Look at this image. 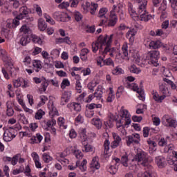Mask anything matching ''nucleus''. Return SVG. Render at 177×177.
<instances>
[{
    "label": "nucleus",
    "mask_w": 177,
    "mask_h": 177,
    "mask_svg": "<svg viewBox=\"0 0 177 177\" xmlns=\"http://www.w3.org/2000/svg\"><path fill=\"white\" fill-rule=\"evenodd\" d=\"M35 9L39 16H42V9L38 5L35 6Z\"/></svg>",
    "instance_id": "774afa93"
},
{
    "label": "nucleus",
    "mask_w": 177,
    "mask_h": 177,
    "mask_svg": "<svg viewBox=\"0 0 177 177\" xmlns=\"http://www.w3.org/2000/svg\"><path fill=\"white\" fill-rule=\"evenodd\" d=\"M162 123L165 127H171L173 128H176V122L175 120L172 119L169 115H165L162 118Z\"/></svg>",
    "instance_id": "6e6552de"
},
{
    "label": "nucleus",
    "mask_w": 177,
    "mask_h": 177,
    "mask_svg": "<svg viewBox=\"0 0 177 177\" xmlns=\"http://www.w3.org/2000/svg\"><path fill=\"white\" fill-rule=\"evenodd\" d=\"M97 8H99V4L95 2L90 3L89 10H90L91 15H96V10H97Z\"/></svg>",
    "instance_id": "a878e982"
},
{
    "label": "nucleus",
    "mask_w": 177,
    "mask_h": 177,
    "mask_svg": "<svg viewBox=\"0 0 177 177\" xmlns=\"http://www.w3.org/2000/svg\"><path fill=\"white\" fill-rule=\"evenodd\" d=\"M147 5V1L144 0V1L139 6L138 10V16L140 17L141 21H149V20L153 19L154 16L149 15L146 11V6Z\"/></svg>",
    "instance_id": "20e7f679"
},
{
    "label": "nucleus",
    "mask_w": 177,
    "mask_h": 177,
    "mask_svg": "<svg viewBox=\"0 0 177 177\" xmlns=\"http://www.w3.org/2000/svg\"><path fill=\"white\" fill-rule=\"evenodd\" d=\"M87 163H88V162L86 161V160H83L81 165H80V161H77L76 162V167L79 166L80 169L82 172H85V171H86V164Z\"/></svg>",
    "instance_id": "c85d7f7f"
},
{
    "label": "nucleus",
    "mask_w": 177,
    "mask_h": 177,
    "mask_svg": "<svg viewBox=\"0 0 177 177\" xmlns=\"http://www.w3.org/2000/svg\"><path fill=\"white\" fill-rule=\"evenodd\" d=\"M160 56V51L153 50L145 54L142 57V63L145 64H152L155 67L158 66V57Z\"/></svg>",
    "instance_id": "f03ea898"
},
{
    "label": "nucleus",
    "mask_w": 177,
    "mask_h": 177,
    "mask_svg": "<svg viewBox=\"0 0 177 177\" xmlns=\"http://www.w3.org/2000/svg\"><path fill=\"white\" fill-rule=\"evenodd\" d=\"M118 171V167L115 166H111L109 169V172L111 174V175H115Z\"/></svg>",
    "instance_id": "6e6d98bb"
},
{
    "label": "nucleus",
    "mask_w": 177,
    "mask_h": 177,
    "mask_svg": "<svg viewBox=\"0 0 177 177\" xmlns=\"http://www.w3.org/2000/svg\"><path fill=\"white\" fill-rule=\"evenodd\" d=\"M120 162L124 167H128V156H122L120 160Z\"/></svg>",
    "instance_id": "3c124183"
},
{
    "label": "nucleus",
    "mask_w": 177,
    "mask_h": 177,
    "mask_svg": "<svg viewBox=\"0 0 177 177\" xmlns=\"http://www.w3.org/2000/svg\"><path fill=\"white\" fill-rule=\"evenodd\" d=\"M170 1V3H171V6L173 9V12H174V17H176V19H177V0H169Z\"/></svg>",
    "instance_id": "c9c22d12"
},
{
    "label": "nucleus",
    "mask_w": 177,
    "mask_h": 177,
    "mask_svg": "<svg viewBox=\"0 0 177 177\" xmlns=\"http://www.w3.org/2000/svg\"><path fill=\"white\" fill-rule=\"evenodd\" d=\"M156 162L159 168H164L167 163L165 162V158L162 156L156 157Z\"/></svg>",
    "instance_id": "6ab92c4d"
},
{
    "label": "nucleus",
    "mask_w": 177,
    "mask_h": 177,
    "mask_svg": "<svg viewBox=\"0 0 177 177\" xmlns=\"http://www.w3.org/2000/svg\"><path fill=\"white\" fill-rule=\"evenodd\" d=\"M20 32H23V34H31V29L27 25H24L20 28Z\"/></svg>",
    "instance_id": "79ce46f5"
},
{
    "label": "nucleus",
    "mask_w": 177,
    "mask_h": 177,
    "mask_svg": "<svg viewBox=\"0 0 177 177\" xmlns=\"http://www.w3.org/2000/svg\"><path fill=\"white\" fill-rule=\"evenodd\" d=\"M24 79L19 77L12 81L14 88H20L21 86Z\"/></svg>",
    "instance_id": "2f4dec72"
},
{
    "label": "nucleus",
    "mask_w": 177,
    "mask_h": 177,
    "mask_svg": "<svg viewBox=\"0 0 177 177\" xmlns=\"http://www.w3.org/2000/svg\"><path fill=\"white\" fill-rule=\"evenodd\" d=\"M127 88H129V89H132L135 92H137V93H138L139 95L138 97L140 99V100H142V102L145 100V91H143L142 88H139L136 83L127 82Z\"/></svg>",
    "instance_id": "423d86ee"
},
{
    "label": "nucleus",
    "mask_w": 177,
    "mask_h": 177,
    "mask_svg": "<svg viewBox=\"0 0 177 177\" xmlns=\"http://www.w3.org/2000/svg\"><path fill=\"white\" fill-rule=\"evenodd\" d=\"M74 154L76 158H78L79 160H81V158L83 157L82 152H81V151L79 149L75 150Z\"/></svg>",
    "instance_id": "680f3d73"
},
{
    "label": "nucleus",
    "mask_w": 177,
    "mask_h": 177,
    "mask_svg": "<svg viewBox=\"0 0 177 177\" xmlns=\"http://www.w3.org/2000/svg\"><path fill=\"white\" fill-rule=\"evenodd\" d=\"M113 37L114 35H106L105 36H100L98 37V42L100 43L101 49H103L104 46H111V42H113Z\"/></svg>",
    "instance_id": "39448f33"
},
{
    "label": "nucleus",
    "mask_w": 177,
    "mask_h": 177,
    "mask_svg": "<svg viewBox=\"0 0 177 177\" xmlns=\"http://www.w3.org/2000/svg\"><path fill=\"white\" fill-rule=\"evenodd\" d=\"M99 49H100V42L99 39H97L96 42L92 44V50L93 53H96Z\"/></svg>",
    "instance_id": "58836bf2"
},
{
    "label": "nucleus",
    "mask_w": 177,
    "mask_h": 177,
    "mask_svg": "<svg viewBox=\"0 0 177 177\" xmlns=\"http://www.w3.org/2000/svg\"><path fill=\"white\" fill-rule=\"evenodd\" d=\"M55 44H67L68 45H71V41H70V37H66L65 38H57L55 39Z\"/></svg>",
    "instance_id": "b1692460"
},
{
    "label": "nucleus",
    "mask_w": 177,
    "mask_h": 177,
    "mask_svg": "<svg viewBox=\"0 0 177 177\" xmlns=\"http://www.w3.org/2000/svg\"><path fill=\"white\" fill-rule=\"evenodd\" d=\"M32 66L36 73H38L41 68H42V65L41 64V61L34 60L32 62Z\"/></svg>",
    "instance_id": "f704fd0d"
},
{
    "label": "nucleus",
    "mask_w": 177,
    "mask_h": 177,
    "mask_svg": "<svg viewBox=\"0 0 177 177\" xmlns=\"http://www.w3.org/2000/svg\"><path fill=\"white\" fill-rule=\"evenodd\" d=\"M150 49H158L159 48H161L162 46V43L161 41H152L149 43V45Z\"/></svg>",
    "instance_id": "aec40b11"
},
{
    "label": "nucleus",
    "mask_w": 177,
    "mask_h": 177,
    "mask_svg": "<svg viewBox=\"0 0 177 177\" xmlns=\"http://www.w3.org/2000/svg\"><path fill=\"white\" fill-rule=\"evenodd\" d=\"M44 115H45V111L42 109H39L37 111V113H35V118L36 120H41Z\"/></svg>",
    "instance_id": "49530a36"
},
{
    "label": "nucleus",
    "mask_w": 177,
    "mask_h": 177,
    "mask_svg": "<svg viewBox=\"0 0 177 177\" xmlns=\"http://www.w3.org/2000/svg\"><path fill=\"white\" fill-rule=\"evenodd\" d=\"M90 168H93V169H99L100 168V163H99V157L95 156L93 158L91 163Z\"/></svg>",
    "instance_id": "f3484780"
},
{
    "label": "nucleus",
    "mask_w": 177,
    "mask_h": 177,
    "mask_svg": "<svg viewBox=\"0 0 177 177\" xmlns=\"http://www.w3.org/2000/svg\"><path fill=\"white\" fill-rule=\"evenodd\" d=\"M16 135H17V131L13 128H10L4 132L3 140L5 142H11V140H13L16 138Z\"/></svg>",
    "instance_id": "0eeeda50"
},
{
    "label": "nucleus",
    "mask_w": 177,
    "mask_h": 177,
    "mask_svg": "<svg viewBox=\"0 0 177 177\" xmlns=\"http://www.w3.org/2000/svg\"><path fill=\"white\" fill-rule=\"evenodd\" d=\"M82 145L84 146V149L83 151L86 153H88V151H93V147L92 145L88 144V141L82 142Z\"/></svg>",
    "instance_id": "4c0bfd02"
},
{
    "label": "nucleus",
    "mask_w": 177,
    "mask_h": 177,
    "mask_svg": "<svg viewBox=\"0 0 177 177\" xmlns=\"http://www.w3.org/2000/svg\"><path fill=\"white\" fill-rule=\"evenodd\" d=\"M91 124H93V125H95V127H96L97 129H100V128H102V126L103 125V122L99 118L93 119L91 121Z\"/></svg>",
    "instance_id": "c756f323"
},
{
    "label": "nucleus",
    "mask_w": 177,
    "mask_h": 177,
    "mask_svg": "<svg viewBox=\"0 0 177 177\" xmlns=\"http://www.w3.org/2000/svg\"><path fill=\"white\" fill-rule=\"evenodd\" d=\"M46 24H45V21H40L39 22V28L41 31H45L46 30Z\"/></svg>",
    "instance_id": "052dcab7"
},
{
    "label": "nucleus",
    "mask_w": 177,
    "mask_h": 177,
    "mask_svg": "<svg viewBox=\"0 0 177 177\" xmlns=\"http://www.w3.org/2000/svg\"><path fill=\"white\" fill-rule=\"evenodd\" d=\"M8 1L14 9H17L20 6V3L17 0H8ZM3 3H5V0H0V6H2Z\"/></svg>",
    "instance_id": "412c9836"
},
{
    "label": "nucleus",
    "mask_w": 177,
    "mask_h": 177,
    "mask_svg": "<svg viewBox=\"0 0 177 177\" xmlns=\"http://www.w3.org/2000/svg\"><path fill=\"white\" fill-rule=\"evenodd\" d=\"M96 85H97V82H91L88 83V88L90 89V91H95V88H96Z\"/></svg>",
    "instance_id": "bf43d9fd"
},
{
    "label": "nucleus",
    "mask_w": 177,
    "mask_h": 177,
    "mask_svg": "<svg viewBox=\"0 0 177 177\" xmlns=\"http://www.w3.org/2000/svg\"><path fill=\"white\" fill-rule=\"evenodd\" d=\"M122 52L124 57H127V56H128V44L127 43H124V44L122 45Z\"/></svg>",
    "instance_id": "09e8293b"
},
{
    "label": "nucleus",
    "mask_w": 177,
    "mask_h": 177,
    "mask_svg": "<svg viewBox=\"0 0 177 177\" xmlns=\"http://www.w3.org/2000/svg\"><path fill=\"white\" fill-rule=\"evenodd\" d=\"M128 11L131 19H133V20H136L138 17H139L138 13H136V11H135V8H133V5H132L131 3H128Z\"/></svg>",
    "instance_id": "4468645a"
},
{
    "label": "nucleus",
    "mask_w": 177,
    "mask_h": 177,
    "mask_svg": "<svg viewBox=\"0 0 177 177\" xmlns=\"http://www.w3.org/2000/svg\"><path fill=\"white\" fill-rule=\"evenodd\" d=\"M140 141L139 140H137L136 138H134L133 137L129 136H128V140L127 142L128 146H131V145H138V143Z\"/></svg>",
    "instance_id": "e433bc0d"
},
{
    "label": "nucleus",
    "mask_w": 177,
    "mask_h": 177,
    "mask_svg": "<svg viewBox=\"0 0 177 177\" xmlns=\"http://www.w3.org/2000/svg\"><path fill=\"white\" fill-rule=\"evenodd\" d=\"M112 74H113V75H120V74H124V71L122 68L117 66L113 70H112Z\"/></svg>",
    "instance_id": "a18cd8bd"
},
{
    "label": "nucleus",
    "mask_w": 177,
    "mask_h": 177,
    "mask_svg": "<svg viewBox=\"0 0 177 177\" xmlns=\"http://www.w3.org/2000/svg\"><path fill=\"white\" fill-rule=\"evenodd\" d=\"M19 158H20V153L14 156L12 158L6 156L3 158V161L5 162H11L12 165H16L19 162Z\"/></svg>",
    "instance_id": "ddd939ff"
},
{
    "label": "nucleus",
    "mask_w": 177,
    "mask_h": 177,
    "mask_svg": "<svg viewBox=\"0 0 177 177\" xmlns=\"http://www.w3.org/2000/svg\"><path fill=\"white\" fill-rule=\"evenodd\" d=\"M112 136L114 140L111 142V147H112V149H116V147H118V146L122 143V140L121 139V137L115 133H113Z\"/></svg>",
    "instance_id": "9b49d317"
},
{
    "label": "nucleus",
    "mask_w": 177,
    "mask_h": 177,
    "mask_svg": "<svg viewBox=\"0 0 177 177\" xmlns=\"http://www.w3.org/2000/svg\"><path fill=\"white\" fill-rule=\"evenodd\" d=\"M48 86H49V82L46 80V79L43 80L41 83V87L40 88V91L41 92H45Z\"/></svg>",
    "instance_id": "37998d69"
},
{
    "label": "nucleus",
    "mask_w": 177,
    "mask_h": 177,
    "mask_svg": "<svg viewBox=\"0 0 177 177\" xmlns=\"http://www.w3.org/2000/svg\"><path fill=\"white\" fill-rule=\"evenodd\" d=\"M107 12H109V10L106 8H100L97 15V17H104L105 16H108Z\"/></svg>",
    "instance_id": "a19ab883"
},
{
    "label": "nucleus",
    "mask_w": 177,
    "mask_h": 177,
    "mask_svg": "<svg viewBox=\"0 0 177 177\" xmlns=\"http://www.w3.org/2000/svg\"><path fill=\"white\" fill-rule=\"evenodd\" d=\"M159 91L162 93V95L165 96V98L171 96V93H169V90L168 89V84L165 82L161 83L159 85Z\"/></svg>",
    "instance_id": "f8f14e48"
},
{
    "label": "nucleus",
    "mask_w": 177,
    "mask_h": 177,
    "mask_svg": "<svg viewBox=\"0 0 177 177\" xmlns=\"http://www.w3.org/2000/svg\"><path fill=\"white\" fill-rule=\"evenodd\" d=\"M8 57V53H6V50L0 48V59H2V60H5Z\"/></svg>",
    "instance_id": "5fc2aeb1"
},
{
    "label": "nucleus",
    "mask_w": 177,
    "mask_h": 177,
    "mask_svg": "<svg viewBox=\"0 0 177 177\" xmlns=\"http://www.w3.org/2000/svg\"><path fill=\"white\" fill-rule=\"evenodd\" d=\"M133 161H137L142 167H145V171H138L137 173V177H153V173L151 169L153 167L149 164V156L147 153L142 150H138L137 153L134 156Z\"/></svg>",
    "instance_id": "f257e3e1"
},
{
    "label": "nucleus",
    "mask_w": 177,
    "mask_h": 177,
    "mask_svg": "<svg viewBox=\"0 0 177 177\" xmlns=\"http://www.w3.org/2000/svg\"><path fill=\"white\" fill-rule=\"evenodd\" d=\"M102 95H103V89L102 86L99 85L97 89L93 94L94 97H96L97 100H100L102 99Z\"/></svg>",
    "instance_id": "5701e85b"
},
{
    "label": "nucleus",
    "mask_w": 177,
    "mask_h": 177,
    "mask_svg": "<svg viewBox=\"0 0 177 177\" xmlns=\"http://www.w3.org/2000/svg\"><path fill=\"white\" fill-rule=\"evenodd\" d=\"M67 107L69 109H73L75 111H81V104L73 102L71 104H68Z\"/></svg>",
    "instance_id": "cd10ccee"
},
{
    "label": "nucleus",
    "mask_w": 177,
    "mask_h": 177,
    "mask_svg": "<svg viewBox=\"0 0 177 177\" xmlns=\"http://www.w3.org/2000/svg\"><path fill=\"white\" fill-rule=\"evenodd\" d=\"M75 19L76 21H81L82 20V15L78 11L74 12Z\"/></svg>",
    "instance_id": "864d4df0"
},
{
    "label": "nucleus",
    "mask_w": 177,
    "mask_h": 177,
    "mask_svg": "<svg viewBox=\"0 0 177 177\" xmlns=\"http://www.w3.org/2000/svg\"><path fill=\"white\" fill-rule=\"evenodd\" d=\"M43 160L44 162H49V161H52V157L48 155V153H44L43 154Z\"/></svg>",
    "instance_id": "0e129e2a"
},
{
    "label": "nucleus",
    "mask_w": 177,
    "mask_h": 177,
    "mask_svg": "<svg viewBox=\"0 0 177 177\" xmlns=\"http://www.w3.org/2000/svg\"><path fill=\"white\" fill-rule=\"evenodd\" d=\"M80 136L82 143H84V142H88V136H86V129H82L80 130Z\"/></svg>",
    "instance_id": "393cba45"
},
{
    "label": "nucleus",
    "mask_w": 177,
    "mask_h": 177,
    "mask_svg": "<svg viewBox=\"0 0 177 177\" xmlns=\"http://www.w3.org/2000/svg\"><path fill=\"white\" fill-rule=\"evenodd\" d=\"M100 22L99 24L100 26H104L109 21V16L106 15L105 17H100Z\"/></svg>",
    "instance_id": "603ef678"
},
{
    "label": "nucleus",
    "mask_w": 177,
    "mask_h": 177,
    "mask_svg": "<svg viewBox=\"0 0 177 177\" xmlns=\"http://www.w3.org/2000/svg\"><path fill=\"white\" fill-rule=\"evenodd\" d=\"M32 41L35 44H42V39H41V37H39L35 35H32Z\"/></svg>",
    "instance_id": "8fccbe9b"
},
{
    "label": "nucleus",
    "mask_w": 177,
    "mask_h": 177,
    "mask_svg": "<svg viewBox=\"0 0 177 177\" xmlns=\"http://www.w3.org/2000/svg\"><path fill=\"white\" fill-rule=\"evenodd\" d=\"M31 41V39H30V37L28 35L23 36L20 39V44L22 45V46H26L28 44H30V41Z\"/></svg>",
    "instance_id": "72a5a7b5"
},
{
    "label": "nucleus",
    "mask_w": 177,
    "mask_h": 177,
    "mask_svg": "<svg viewBox=\"0 0 177 177\" xmlns=\"http://www.w3.org/2000/svg\"><path fill=\"white\" fill-rule=\"evenodd\" d=\"M43 137L39 133H37L36 136L31 138L32 143H41L42 141Z\"/></svg>",
    "instance_id": "ea45409f"
},
{
    "label": "nucleus",
    "mask_w": 177,
    "mask_h": 177,
    "mask_svg": "<svg viewBox=\"0 0 177 177\" xmlns=\"http://www.w3.org/2000/svg\"><path fill=\"white\" fill-rule=\"evenodd\" d=\"M91 6V3L86 1L84 3L82 4V11L84 15H86L89 12V8Z\"/></svg>",
    "instance_id": "473e14b6"
},
{
    "label": "nucleus",
    "mask_w": 177,
    "mask_h": 177,
    "mask_svg": "<svg viewBox=\"0 0 177 177\" xmlns=\"http://www.w3.org/2000/svg\"><path fill=\"white\" fill-rule=\"evenodd\" d=\"M115 13H119L120 19H122L124 16V12L122 11V9H121V7L120 6H118V7L115 5L113 6V8L111 11V16H115Z\"/></svg>",
    "instance_id": "dca6fc26"
},
{
    "label": "nucleus",
    "mask_w": 177,
    "mask_h": 177,
    "mask_svg": "<svg viewBox=\"0 0 177 177\" xmlns=\"http://www.w3.org/2000/svg\"><path fill=\"white\" fill-rule=\"evenodd\" d=\"M115 53V48L111 47V46H104L103 48L100 47V55L106 57V53Z\"/></svg>",
    "instance_id": "9d476101"
},
{
    "label": "nucleus",
    "mask_w": 177,
    "mask_h": 177,
    "mask_svg": "<svg viewBox=\"0 0 177 177\" xmlns=\"http://www.w3.org/2000/svg\"><path fill=\"white\" fill-rule=\"evenodd\" d=\"M103 64H106V66H114V62L111 59L108 58L106 59H104Z\"/></svg>",
    "instance_id": "e2e57ef3"
},
{
    "label": "nucleus",
    "mask_w": 177,
    "mask_h": 177,
    "mask_svg": "<svg viewBox=\"0 0 177 177\" xmlns=\"http://www.w3.org/2000/svg\"><path fill=\"white\" fill-rule=\"evenodd\" d=\"M104 154H108L109 150H110V141L106 140L104 142Z\"/></svg>",
    "instance_id": "de8ad7c7"
},
{
    "label": "nucleus",
    "mask_w": 177,
    "mask_h": 177,
    "mask_svg": "<svg viewBox=\"0 0 177 177\" xmlns=\"http://www.w3.org/2000/svg\"><path fill=\"white\" fill-rule=\"evenodd\" d=\"M19 12V14L17 15L18 19H25L29 13L28 8L26 6L20 8Z\"/></svg>",
    "instance_id": "2eb2a0df"
},
{
    "label": "nucleus",
    "mask_w": 177,
    "mask_h": 177,
    "mask_svg": "<svg viewBox=\"0 0 177 177\" xmlns=\"http://www.w3.org/2000/svg\"><path fill=\"white\" fill-rule=\"evenodd\" d=\"M19 20H23V19L17 18V16L12 21V27L16 28L19 24H20V21Z\"/></svg>",
    "instance_id": "4d7b16f0"
},
{
    "label": "nucleus",
    "mask_w": 177,
    "mask_h": 177,
    "mask_svg": "<svg viewBox=\"0 0 177 177\" xmlns=\"http://www.w3.org/2000/svg\"><path fill=\"white\" fill-rule=\"evenodd\" d=\"M112 17L108 22V27H114L117 24L118 18L115 15H111Z\"/></svg>",
    "instance_id": "7c9ffc66"
},
{
    "label": "nucleus",
    "mask_w": 177,
    "mask_h": 177,
    "mask_svg": "<svg viewBox=\"0 0 177 177\" xmlns=\"http://www.w3.org/2000/svg\"><path fill=\"white\" fill-rule=\"evenodd\" d=\"M158 145L161 147H164V146H167V140H165V138H161L158 142Z\"/></svg>",
    "instance_id": "338daca9"
},
{
    "label": "nucleus",
    "mask_w": 177,
    "mask_h": 177,
    "mask_svg": "<svg viewBox=\"0 0 177 177\" xmlns=\"http://www.w3.org/2000/svg\"><path fill=\"white\" fill-rule=\"evenodd\" d=\"M53 17L56 20H58V21H62V17H67V14L64 12H55L53 14Z\"/></svg>",
    "instance_id": "bb28decb"
},
{
    "label": "nucleus",
    "mask_w": 177,
    "mask_h": 177,
    "mask_svg": "<svg viewBox=\"0 0 177 177\" xmlns=\"http://www.w3.org/2000/svg\"><path fill=\"white\" fill-rule=\"evenodd\" d=\"M151 93L153 100H155V102H156L157 103H162V101L164 100V99H165V96L160 95V94H158V92L154 90L152 91Z\"/></svg>",
    "instance_id": "a211bd4d"
},
{
    "label": "nucleus",
    "mask_w": 177,
    "mask_h": 177,
    "mask_svg": "<svg viewBox=\"0 0 177 177\" xmlns=\"http://www.w3.org/2000/svg\"><path fill=\"white\" fill-rule=\"evenodd\" d=\"M168 162L170 165H173L174 171H177V160H169Z\"/></svg>",
    "instance_id": "69168bd1"
},
{
    "label": "nucleus",
    "mask_w": 177,
    "mask_h": 177,
    "mask_svg": "<svg viewBox=\"0 0 177 177\" xmlns=\"http://www.w3.org/2000/svg\"><path fill=\"white\" fill-rule=\"evenodd\" d=\"M120 115L121 119L119 120L117 116H113V115L111 116V119L112 121H117L118 124H121L122 125H129V124H131V115L129 112H128V110H125L122 107L120 111Z\"/></svg>",
    "instance_id": "7ed1b4c3"
},
{
    "label": "nucleus",
    "mask_w": 177,
    "mask_h": 177,
    "mask_svg": "<svg viewBox=\"0 0 177 177\" xmlns=\"http://www.w3.org/2000/svg\"><path fill=\"white\" fill-rule=\"evenodd\" d=\"M48 108L50 110V113L52 114V115H57L59 114V112H57V109H56V107L53 106V102L50 101L48 104Z\"/></svg>",
    "instance_id": "4be33fe9"
},
{
    "label": "nucleus",
    "mask_w": 177,
    "mask_h": 177,
    "mask_svg": "<svg viewBox=\"0 0 177 177\" xmlns=\"http://www.w3.org/2000/svg\"><path fill=\"white\" fill-rule=\"evenodd\" d=\"M138 33V28L136 26L130 28L126 33V38L129 39L130 44H133L135 41V35Z\"/></svg>",
    "instance_id": "1a4fd4ad"
},
{
    "label": "nucleus",
    "mask_w": 177,
    "mask_h": 177,
    "mask_svg": "<svg viewBox=\"0 0 177 177\" xmlns=\"http://www.w3.org/2000/svg\"><path fill=\"white\" fill-rule=\"evenodd\" d=\"M69 85L70 81L67 79H64L61 84V88L62 89H66V86H69Z\"/></svg>",
    "instance_id": "13d9d810"
},
{
    "label": "nucleus",
    "mask_w": 177,
    "mask_h": 177,
    "mask_svg": "<svg viewBox=\"0 0 177 177\" xmlns=\"http://www.w3.org/2000/svg\"><path fill=\"white\" fill-rule=\"evenodd\" d=\"M129 70H130L131 73H133V74H139V73H140L142 71L140 70V68H139L137 66H136L135 64L131 65L129 67Z\"/></svg>",
    "instance_id": "c03bdc74"
}]
</instances>
